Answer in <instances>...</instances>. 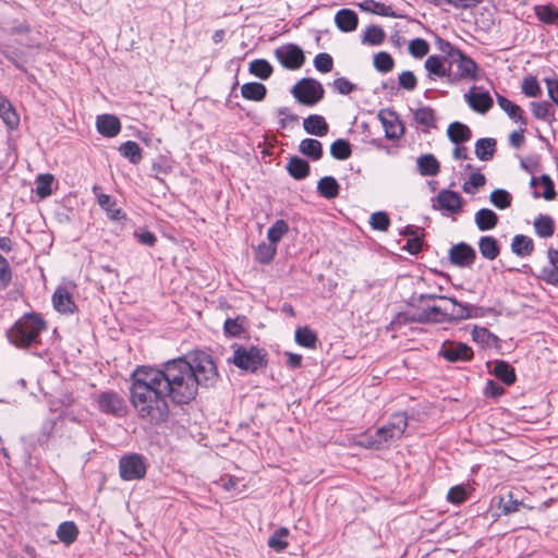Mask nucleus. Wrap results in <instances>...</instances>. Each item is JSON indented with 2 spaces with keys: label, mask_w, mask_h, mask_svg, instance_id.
<instances>
[{
  "label": "nucleus",
  "mask_w": 558,
  "mask_h": 558,
  "mask_svg": "<svg viewBox=\"0 0 558 558\" xmlns=\"http://www.w3.org/2000/svg\"><path fill=\"white\" fill-rule=\"evenodd\" d=\"M130 402L140 420L160 425L169 417L167 396L151 366H138L130 377Z\"/></svg>",
  "instance_id": "f257e3e1"
},
{
  "label": "nucleus",
  "mask_w": 558,
  "mask_h": 558,
  "mask_svg": "<svg viewBox=\"0 0 558 558\" xmlns=\"http://www.w3.org/2000/svg\"><path fill=\"white\" fill-rule=\"evenodd\" d=\"M190 371L187 363L182 357L167 361L161 368L154 367V374L167 398H170L175 404H187L197 395L198 389Z\"/></svg>",
  "instance_id": "f03ea898"
},
{
  "label": "nucleus",
  "mask_w": 558,
  "mask_h": 558,
  "mask_svg": "<svg viewBox=\"0 0 558 558\" xmlns=\"http://www.w3.org/2000/svg\"><path fill=\"white\" fill-rule=\"evenodd\" d=\"M452 307H440L437 305L427 306L420 311V324H439L452 320H462L478 317L481 307L468 303H461L457 299H449Z\"/></svg>",
  "instance_id": "7ed1b4c3"
},
{
  "label": "nucleus",
  "mask_w": 558,
  "mask_h": 558,
  "mask_svg": "<svg viewBox=\"0 0 558 558\" xmlns=\"http://www.w3.org/2000/svg\"><path fill=\"white\" fill-rule=\"evenodd\" d=\"M46 329V322L39 314L28 313L17 319L8 331V338L17 348H27L38 342L39 335Z\"/></svg>",
  "instance_id": "20e7f679"
},
{
  "label": "nucleus",
  "mask_w": 558,
  "mask_h": 558,
  "mask_svg": "<svg viewBox=\"0 0 558 558\" xmlns=\"http://www.w3.org/2000/svg\"><path fill=\"white\" fill-rule=\"evenodd\" d=\"M407 427V413H395L385 425L378 427L373 435L366 437L365 446L376 450L384 449L391 442L401 439L404 436Z\"/></svg>",
  "instance_id": "39448f33"
},
{
  "label": "nucleus",
  "mask_w": 558,
  "mask_h": 558,
  "mask_svg": "<svg viewBox=\"0 0 558 558\" xmlns=\"http://www.w3.org/2000/svg\"><path fill=\"white\" fill-rule=\"evenodd\" d=\"M182 359L187 363L192 379L197 388H209L216 385L219 374L211 355L204 351H196Z\"/></svg>",
  "instance_id": "423d86ee"
},
{
  "label": "nucleus",
  "mask_w": 558,
  "mask_h": 558,
  "mask_svg": "<svg viewBox=\"0 0 558 558\" xmlns=\"http://www.w3.org/2000/svg\"><path fill=\"white\" fill-rule=\"evenodd\" d=\"M267 353L264 349L257 347H236L233 351L231 361L233 364L244 371L256 373L259 368L267 365Z\"/></svg>",
  "instance_id": "0eeeda50"
},
{
  "label": "nucleus",
  "mask_w": 558,
  "mask_h": 558,
  "mask_svg": "<svg viewBox=\"0 0 558 558\" xmlns=\"http://www.w3.org/2000/svg\"><path fill=\"white\" fill-rule=\"evenodd\" d=\"M291 94L299 104L313 107L324 98L325 89L317 80L303 77L294 84Z\"/></svg>",
  "instance_id": "6e6552de"
},
{
  "label": "nucleus",
  "mask_w": 558,
  "mask_h": 558,
  "mask_svg": "<svg viewBox=\"0 0 558 558\" xmlns=\"http://www.w3.org/2000/svg\"><path fill=\"white\" fill-rule=\"evenodd\" d=\"M96 403L100 412L123 417L128 413V405L121 395L113 390L102 391L97 395Z\"/></svg>",
  "instance_id": "1a4fd4ad"
},
{
  "label": "nucleus",
  "mask_w": 558,
  "mask_h": 558,
  "mask_svg": "<svg viewBox=\"0 0 558 558\" xmlns=\"http://www.w3.org/2000/svg\"><path fill=\"white\" fill-rule=\"evenodd\" d=\"M119 473L124 481L141 480L146 475V464L141 454L123 456L119 461Z\"/></svg>",
  "instance_id": "9d476101"
},
{
  "label": "nucleus",
  "mask_w": 558,
  "mask_h": 558,
  "mask_svg": "<svg viewBox=\"0 0 558 558\" xmlns=\"http://www.w3.org/2000/svg\"><path fill=\"white\" fill-rule=\"evenodd\" d=\"M279 63L289 70L300 69L305 61L303 50L295 44H286L275 49Z\"/></svg>",
  "instance_id": "9b49d317"
},
{
  "label": "nucleus",
  "mask_w": 558,
  "mask_h": 558,
  "mask_svg": "<svg viewBox=\"0 0 558 558\" xmlns=\"http://www.w3.org/2000/svg\"><path fill=\"white\" fill-rule=\"evenodd\" d=\"M463 204L464 201L458 192L444 189L436 196L433 208L454 216L462 213Z\"/></svg>",
  "instance_id": "f8f14e48"
},
{
  "label": "nucleus",
  "mask_w": 558,
  "mask_h": 558,
  "mask_svg": "<svg viewBox=\"0 0 558 558\" xmlns=\"http://www.w3.org/2000/svg\"><path fill=\"white\" fill-rule=\"evenodd\" d=\"M439 355L451 363L456 362H470L473 356V350L466 343L446 341L442 343Z\"/></svg>",
  "instance_id": "ddd939ff"
},
{
  "label": "nucleus",
  "mask_w": 558,
  "mask_h": 558,
  "mask_svg": "<svg viewBox=\"0 0 558 558\" xmlns=\"http://www.w3.org/2000/svg\"><path fill=\"white\" fill-rule=\"evenodd\" d=\"M448 256L454 266L471 267L476 259V252L470 244L460 242L450 247Z\"/></svg>",
  "instance_id": "4468645a"
},
{
  "label": "nucleus",
  "mask_w": 558,
  "mask_h": 558,
  "mask_svg": "<svg viewBox=\"0 0 558 558\" xmlns=\"http://www.w3.org/2000/svg\"><path fill=\"white\" fill-rule=\"evenodd\" d=\"M99 191V186L95 185L93 187V192L97 196L98 205L106 211L107 217L119 223L126 221V214L120 207H117L116 199L111 195L98 193Z\"/></svg>",
  "instance_id": "2eb2a0df"
},
{
  "label": "nucleus",
  "mask_w": 558,
  "mask_h": 558,
  "mask_svg": "<svg viewBox=\"0 0 558 558\" xmlns=\"http://www.w3.org/2000/svg\"><path fill=\"white\" fill-rule=\"evenodd\" d=\"M453 64L458 68L456 77L461 80H477V63L462 50L460 52H456V58L450 62V68Z\"/></svg>",
  "instance_id": "dca6fc26"
},
{
  "label": "nucleus",
  "mask_w": 558,
  "mask_h": 558,
  "mask_svg": "<svg viewBox=\"0 0 558 558\" xmlns=\"http://www.w3.org/2000/svg\"><path fill=\"white\" fill-rule=\"evenodd\" d=\"M378 118L385 129V136L388 140H399L404 134L403 123L392 110L380 111Z\"/></svg>",
  "instance_id": "f3484780"
},
{
  "label": "nucleus",
  "mask_w": 558,
  "mask_h": 558,
  "mask_svg": "<svg viewBox=\"0 0 558 558\" xmlns=\"http://www.w3.org/2000/svg\"><path fill=\"white\" fill-rule=\"evenodd\" d=\"M548 264L541 270L539 278L546 283L558 286V250L549 247L547 250Z\"/></svg>",
  "instance_id": "a211bd4d"
},
{
  "label": "nucleus",
  "mask_w": 558,
  "mask_h": 558,
  "mask_svg": "<svg viewBox=\"0 0 558 558\" xmlns=\"http://www.w3.org/2000/svg\"><path fill=\"white\" fill-rule=\"evenodd\" d=\"M52 304L61 314H73L76 311V305L65 287L57 288L52 295Z\"/></svg>",
  "instance_id": "6ab92c4d"
},
{
  "label": "nucleus",
  "mask_w": 558,
  "mask_h": 558,
  "mask_svg": "<svg viewBox=\"0 0 558 558\" xmlns=\"http://www.w3.org/2000/svg\"><path fill=\"white\" fill-rule=\"evenodd\" d=\"M97 131L106 137H114L121 130L120 120L112 114H101L97 117Z\"/></svg>",
  "instance_id": "aec40b11"
},
{
  "label": "nucleus",
  "mask_w": 558,
  "mask_h": 558,
  "mask_svg": "<svg viewBox=\"0 0 558 558\" xmlns=\"http://www.w3.org/2000/svg\"><path fill=\"white\" fill-rule=\"evenodd\" d=\"M335 23L340 31L349 33L356 29L359 17L353 10L341 9L335 15Z\"/></svg>",
  "instance_id": "412c9836"
},
{
  "label": "nucleus",
  "mask_w": 558,
  "mask_h": 558,
  "mask_svg": "<svg viewBox=\"0 0 558 558\" xmlns=\"http://www.w3.org/2000/svg\"><path fill=\"white\" fill-rule=\"evenodd\" d=\"M474 221L480 231H489L496 228L499 217L489 208H481L475 213Z\"/></svg>",
  "instance_id": "4be33fe9"
},
{
  "label": "nucleus",
  "mask_w": 558,
  "mask_h": 558,
  "mask_svg": "<svg viewBox=\"0 0 558 558\" xmlns=\"http://www.w3.org/2000/svg\"><path fill=\"white\" fill-rule=\"evenodd\" d=\"M478 251L483 258L494 260L500 254V246L493 235H483L478 240Z\"/></svg>",
  "instance_id": "5701e85b"
},
{
  "label": "nucleus",
  "mask_w": 558,
  "mask_h": 558,
  "mask_svg": "<svg viewBox=\"0 0 558 558\" xmlns=\"http://www.w3.org/2000/svg\"><path fill=\"white\" fill-rule=\"evenodd\" d=\"M303 128L306 133L325 136L328 133V124L323 116L311 114L303 120Z\"/></svg>",
  "instance_id": "b1692460"
},
{
  "label": "nucleus",
  "mask_w": 558,
  "mask_h": 558,
  "mask_svg": "<svg viewBox=\"0 0 558 558\" xmlns=\"http://www.w3.org/2000/svg\"><path fill=\"white\" fill-rule=\"evenodd\" d=\"M469 106L476 112L486 113L493 107V98L487 92L477 94H466Z\"/></svg>",
  "instance_id": "393cba45"
},
{
  "label": "nucleus",
  "mask_w": 558,
  "mask_h": 558,
  "mask_svg": "<svg viewBox=\"0 0 558 558\" xmlns=\"http://www.w3.org/2000/svg\"><path fill=\"white\" fill-rule=\"evenodd\" d=\"M417 169L423 177H434L440 171V163L432 154L422 155L416 161Z\"/></svg>",
  "instance_id": "a878e982"
},
{
  "label": "nucleus",
  "mask_w": 558,
  "mask_h": 558,
  "mask_svg": "<svg viewBox=\"0 0 558 558\" xmlns=\"http://www.w3.org/2000/svg\"><path fill=\"white\" fill-rule=\"evenodd\" d=\"M534 251L533 240L524 234H517L511 241V252L519 257H527Z\"/></svg>",
  "instance_id": "bb28decb"
},
{
  "label": "nucleus",
  "mask_w": 558,
  "mask_h": 558,
  "mask_svg": "<svg viewBox=\"0 0 558 558\" xmlns=\"http://www.w3.org/2000/svg\"><path fill=\"white\" fill-rule=\"evenodd\" d=\"M492 373L507 386H511L515 383L517 376L514 368L506 361H495Z\"/></svg>",
  "instance_id": "cd10ccee"
},
{
  "label": "nucleus",
  "mask_w": 558,
  "mask_h": 558,
  "mask_svg": "<svg viewBox=\"0 0 558 558\" xmlns=\"http://www.w3.org/2000/svg\"><path fill=\"white\" fill-rule=\"evenodd\" d=\"M534 231L537 236L548 239L554 235L555 222L554 219L545 214H539L533 222Z\"/></svg>",
  "instance_id": "c85d7f7f"
},
{
  "label": "nucleus",
  "mask_w": 558,
  "mask_h": 558,
  "mask_svg": "<svg viewBox=\"0 0 558 558\" xmlns=\"http://www.w3.org/2000/svg\"><path fill=\"white\" fill-rule=\"evenodd\" d=\"M530 184L533 187L538 184L543 187L542 192L534 191V197H544L547 201H551L556 197L554 182L548 174H543L539 179L533 177Z\"/></svg>",
  "instance_id": "c756f323"
},
{
  "label": "nucleus",
  "mask_w": 558,
  "mask_h": 558,
  "mask_svg": "<svg viewBox=\"0 0 558 558\" xmlns=\"http://www.w3.org/2000/svg\"><path fill=\"white\" fill-rule=\"evenodd\" d=\"M317 192L322 197L332 199L339 195L340 185L333 177L326 175L318 181Z\"/></svg>",
  "instance_id": "7c9ffc66"
},
{
  "label": "nucleus",
  "mask_w": 558,
  "mask_h": 558,
  "mask_svg": "<svg viewBox=\"0 0 558 558\" xmlns=\"http://www.w3.org/2000/svg\"><path fill=\"white\" fill-rule=\"evenodd\" d=\"M447 135L452 143L458 145L468 142L472 132L468 125L456 121L448 126Z\"/></svg>",
  "instance_id": "2f4dec72"
},
{
  "label": "nucleus",
  "mask_w": 558,
  "mask_h": 558,
  "mask_svg": "<svg viewBox=\"0 0 558 558\" xmlns=\"http://www.w3.org/2000/svg\"><path fill=\"white\" fill-rule=\"evenodd\" d=\"M287 170L293 179L303 180L310 173V163L301 157L293 156L288 161Z\"/></svg>",
  "instance_id": "473e14b6"
},
{
  "label": "nucleus",
  "mask_w": 558,
  "mask_h": 558,
  "mask_svg": "<svg viewBox=\"0 0 558 558\" xmlns=\"http://www.w3.org/2000/svg\"><path fill=\"white\" fill-rule=\"evenodd\" d=\"M241 95L247 100L262 101L267 95V88L262 83L250 82L241 86Z\"/></svg>",
  "instance_id": "72a5a7b5"
},
{
  "label": "nucleus",
  "mask_w": 558,
  "mask_h": 558,
  "mask_svg": "<svg viewBox=\"0 0 558 558\" xmlns=\"http://www.w3.org/2000/svg\"><path fill=\"white\" fill-rule=\"evenodd\" d=\"M0 118L10 130L17 129L20 124V117L17 112L12 104L7 99H2L0 101Z\"/></svg>",
  "instance_id": "f704fd0d"
},
{
  "label": "nucleus",
  "mask_w": 558,
  "mask_h": 558,
  "mask_svg": "<svg viewBox=\"0 0 558 558\" xmlns=\"http://www.w3.org/2000/svg\"><path fill=\"white\" fill-rule=\"evenodd\" d=\"M414 121L425 130L436 128V113L430 107H420L412 110Z\"/></svg>",
  "instance_id": "c9c22d12"
},
{
  "label": "nucleus",
  "mask_w": 558,
  "mask_h": 558,
  "mask_svg": "<svg viewBox=\"0 0 558 558\" xmlns=\"http://www.w3.org/2000/svg\"><path fill=\"white\" fill-rule=\"evenodd\" d=\"M496 140L490 137L480 138L475 143V155L480 160H490L496 151Z\"/></svg>",
  "instance_id": "e433bc0d"
},
{
  "label": "nucleus",
  "mask_w": 558,
  "mask_h": 558,
  "mask_svg": "<svg viewBox=\"0 0 558 558\" xmlns=\"http://www.w3.org/2000/svg\"><path fill=\"white\" fill-rule=\"evenodd\" d=\"M299 151L317 161L323 157V145L318 140L304 138L299 145Z\"/></svg>",
  "instance_id": "4c0bfd02"
},
{
  "label": "nucleus",
  "mask_w": 558,
  "mask_h": 558,
  "mask_svg": "<svg viewBox=\"0 0 558 558\" xmlns=\"http://www.w3.org/2000/svg\"><path fill=\"white\" fill-rule=\"evenodd\" d=\"M446 60L439 56H429L425 60V69L429 74H434L438 77L450 76V65L447 68Z\"/></svg>",
  "instance_id": "58836bf2"
},
{
  "label": "nucleus",
  "mask_w": 558,
  "mask_h": 558,
  "mask_svg": "<svg viewBox=\"0 0 558 558\" xmlns=\"http://www.w3.org/2000/svg\"><path fill=\"white\" fill-rule=\"evenodd\" d=\"M78 535V529L73 521H64L57 529V536L64 545L73 544Z\"/></svg>",
  "instance_id": "ea45409f"
},
{
  "label": "nucleus",
  "mask_w": 558,
  "mask_h": 558,
  "mask_svg": "<svg viewBox=\"0 0 558 558\" xmlns=\"http://www.w3.org/2000/svg\"><path fill=\"white\" fill-rule=\"evenodd\" d=\"M497 104L509 116L510 119L517 122L521 121L525 124L523 111L518 105L499 94H497Z\"/></svg>",
  "instance_id": "a19ab883"
},
{
  "label": "nucleus",
  "mask_w": 558,
  "mask_h": 558,
  "mask_svg": "<svg viewBox=\"0 0 558 558\" xmlns=\"http://www.w3.org/2000/svg\"><path fill=\"white\" fill-rule=\"evenodd\" d=\"M248 72L260 80H268L271 76L274 69L267 60L255 59L250 62Z\"/></svg>",
  "instance_id": "79ce46f5"
},
{
  "label": "nucleus",
  "mask_w": 558,
  "mask_h": 558,
  "mask_svg": "<svg viewBox=\"0 0 558 558\" xmlns=\"http://www.w3.org/2000/svg\"><path fill=\"white\" fill-rule=\"evenodd\" d=\"M119 151L133 165H138L142 160V149L134 141H126L121 144Z\"/></svg>",
  "instance_id": "37998d69"
},
{
  "label": "nucleus",
  "mask_w": 558,
  "mask_h": 558,
  "mask_svg": "<svg viewBox=\"0 0 558 558\" xmlns=\"http://www.w3.org/2000/svg\"><path fill=\"white\" fill-rule=\"evenodd\" d=\"M289 535V530L287 527H279L268 538L267 545L275 551L281 553L288 547L287 537Z\"/></svg>",
  "instance_id": "c03bdc74"
},
{
  "label": "nucleus",
  "mask_w": 558,
  "mask_h": 558,
  "mask_svg": "<svg viewBox=\"0 0 558 558\" xmlns=\"http://www.w3.org/2000/svg\"><path fill=\"white\" fill-rule=\"evenodd\" d=\"M472 339L483 347H494L499 341V338L492 333L487 328L477 326H475L472 330Z\"/></svg>",
  "instance_id": "a18cd8bd"
},
{
  "label": "nucleus",
  "mask_w": 558,
  "mask_h": 558,
  "mask_svg": "<svg viewBox=\"0 0 558 558\" xmlns=\"http://www.w3.org/2000/svg\"><path fill=\"white\" fill-rule=\"evenodd\" d=\"M489 202L497 209L504 210L511 206L512 196L507 190L496 189L490 193Z\"/></svg>",
  "instance_id": "49530a36"
},
{
  "label": "nucleus",
  "mask_w": 558,
  "mask_h": 558,
  "mask_svg": "<svg viewBox=\"0 0 558 558\" xmlns=\"http://www.w3.org/2000/svg\"><path fill=\"white\" fill-rule=\"evenodd\" d=\"M295 342L304 348L313 349L317 342L316 333L308 327H299L295 330Z\"/></svg>",
  "instance_id": "de8ad7c7"
},
{
  "label": "nucleus",
  "mask_w": 558,
  "mask_h": 558,
  "mask_svg": "<svg viewBox=\"0 0 558 558\" xmlns=\"http://www.w3.org/2000/svg\"><path fill=\"white\" fill-rule=\"evenodd\" d=\"M523 506L521 500L513 498V494L510 492L507 496L499 497L498 500V509L500 510L499 514L509 515L519 511L520 507Z\"/></svg>",
  "instance_id": "09e8293b"
},
{
  "label": "nucleus",
  "mask_w": 558,
  "mask_h": 558,
  "mask_svg": "<svg viewBox=\"0 0 558 558\" xmlns=\"http://www.w3.org/2000/svg\"><path fill=\"white\" fill-rule=\"evenodd\" d=\"M352 154V147L348 140L338 138L330 145V155L337 160H345Z\"/></svg>",
  "instance_id": "8fccbe9b"
},
{
  "label": "nucleus",
  "mask_w": 558,
  "mask_h": 558,
  "mask_svg": "<svg viewBox=\"0 0 558 558\" xmlns=\"http://www.w3.org/2000/svg\"><path fill=\"white\" fill-rule=\"evenodd\" d=\"M534 10L539 21L558 25V9L556 7L551 4L536 5Z\"/></svg>",
  "instance_id": "3c124183"
},
{
  "label": "nucleus",
  "mask_w": 558,
  "mask_h": 558,
  "mask_svg": "<svg viewBox=\"0 0 558 558\" xmlns=\"http://www.w3.org/2000/svg\"><path fill=\"white\" fill-rule=\"evenodd\" d=\"M276 252V245H274L270 242H263L258 244L257 247L255 248V259L263 265H267L274 259Z\"/></svg>",
  "instance_id": "603ef678"
},
{
  "label": "nucleus",
  "mask_w": 558,
  "mask_h": 558,
  "mask_svg": "<svg viewBox=\"0 0 558 558\" xmlns=\"http://www.w3.org/2000/svg\"><path fill=\"white\" fill-rule=\"evenodd\" d=\"M531 111L536 119L550 121L554 116L553 105L547 101H532L530 104Z\"/></svg>",
  "instance_id": "864d4df0"
},
{
  "label": "nucleus",
  "mask_w": 558,
  "mask_h": 558,
  "mask_svg": "<svg viewBox=\"0 0 558 558\" xmlns=\"http://www.w3.org/2000/svg\"><path fill=\"white\" fill-rule=\"evenodd\" d=\"M289 231L288 223L282 220H276L267 231V239L270 243L277 246L282 236Z\"/></svg>",
  "instance_id": "5fc2aeb1"
},
{
  "label": "nucleus",
  "mask_w": 558,
  "mask_h": 558,
  "mask_svg": "<svg viewBox=\"0 0 558 558\" xmlns=\"http://www.w3.org/2000/svg\"><path fill=\"white\" fill-rule=\"evenodd\" d=\"M385 32L381 27L371 25L368 26L362 37V43L371 46H378L384 41Z\"/></svg>",
  "instance_id": "6e6d98bb"
},
{
  "label": "nucleus",
  "mask_w": 558,
  "mask_h": 558,
  "mask_svg": "<svg viewBox=\"0 0 558 558\" xmlns=\"http://www.w3.org/2000/svg\"><path fill=\"white\" fill-rule=\"evenodd\" d=\"M393 65L395 61L388 52L380 51L374 56V66L378 72L388 73Z\"/></svg>",
  "instance_id": "4d7b16f0"
},
{
  "label": "nucleus",
  "mask_w": 558,
  "mask_h": 558,
  "mask_svg": "<svg viewBox=\"0 0 558 558\" xmlns=\"http://www.w3.org/2000/svg\"><path fill=\"white\" fill-rule=\"evenodd\" d=\"M53 182L52 174H39L36 179V194L40 198H45L51 194V184Z\"/></svg>",
  "instance_id": "13d9d810"
},
{
  "label": "nucleus",
  "mask_w": 558,
  "mask_h": 558,
  "mask_svg": "<svg viewBox=\"0 0 558 558\" xmlns=\"http://www.w3.org/2000/svg\"><path fill=\"white\" fill-rule=\"evenodd\" d=\"M521 90L526 97H537L542 89L535 76H525L521 84Z\"/></svg>",
  "instance_id": "bf43d9fd"
},
{
  "label": "nucleus",
  "mask_w": 558,
  "mask_h": 558,
  "mask_svg": "<svg viewBox=\"0 0 558 558\" xmlns=\"http://www.w3.org/2000/svg\"><path fill=\"white\" fill-rule=\"evenodd\" d=\"M369 225L374 230L387 231L390 226V218L385 211L372 214Z\"/></svg>",
  "instance_id": "052dcab7"
},
{
  "label": "nucleus",
  "mask_w": 558,
  "mask_h": 558,
  "mask_svg": "<svg viewBox=\"0 0 558 558\" xmlns=\"http://www.w3.org/2000/svg\"><path fill=\"white\" fill-rule=\"evenodd\" d=\"M486 182L485 175L480 172H474L470 175L469 181L464 182L462 190L464 193L473 194L475 190L482 187Z\"/></svg>",
  "instance_id": "680f3d73"
},
{
  "label": "nucleus",
  "mask_w": 558,
  "mask_h": 558,
  "mask_svg": "<svg viewBox=\"0 0 558 558\" xmlns=\"http://www.w3.org/2000/svg\"><path fill=\"white\" fill-rule=\"evenodd\" d=\"M409 51L414 58H423L429 51V45L425 39L415 38L409 44Z\"/></svg>",
  "instance_id": "e2e57ef3"
},
{
  "label": "nucleus",
  "mask_w": 558,
  "mask_h": 558,
  "mask_svg": "<svg viewBox=\"0 0 558 558\" xmlns=\"http://www.w3.org/2000/svg\"><path fill=\"white\" fill-rule=\"evenodd\" d=\"M279 118L278 124L280 129H287L290 124L299 121V116L292 113L288 107H280L277 109Z\"/></svg>",
  "instance_id": "0e129e2a"
},
{
  "label": "nucleus",
  "mask_w": 558,
  "mask_h": 558,
  "mask_svg": "<svg viewBox=\"0 0 558 558\" xmlns=\"http://www.w3.org/2000/svg\"><path fill=\"white\" fill-rule=\"evenodd\" d=\"M314 66L322 73H328L333 68V60L329 53L322 52L314 58Z\"/></svg>",
  "instance_id": "69168bd1"
},
{
  "label": "nucleus",
  "mask_w": 558,
  "mask_h": 558,
  "mask_svg": "<svg viewBox=\"0 0 558 558\" xmlns=\"http://www.w3.org/2000/svg\"><path fill=\"white\" fill-rule=\"evenodd\" d=\"M468 490L462 485H456L451 487L447 495V500L453 505H461L468 499Z\"/></svg>",
  "instance_id": "338daca9"
},
{
  "label": "nucleus",
  "mask_w": 558,
  "mask_h": 558,
  "mask_svg": "<svg viewBox=\"0 0 558 558\" xmlns=\"http://www.w3.org/2000/svg\"><path fill=\"white\" fill-rule=\"evenodd\" d=\"M398 84L401 88L411 92L416 88L417 80L412 71H403L398 76Z\"/></svg>",
  "instance_id": "774afa93"
}]
</instances>
